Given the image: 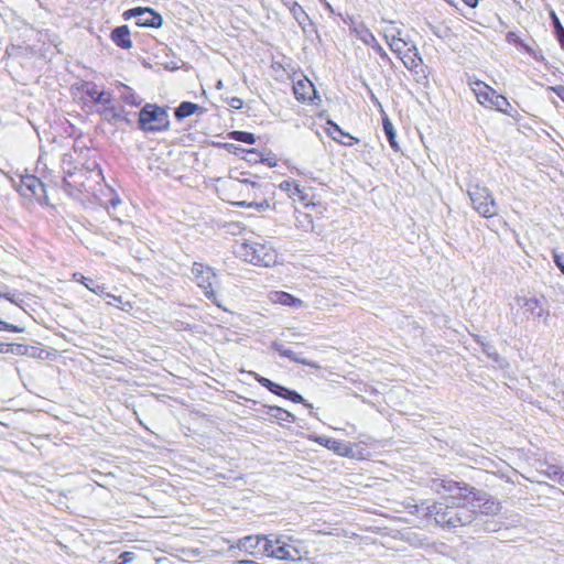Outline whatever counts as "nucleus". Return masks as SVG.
I'll return each instance as SVG.
<instances>
[{"label":"nucleus","instance_id":"obj_1","mask_svg":"<svg viewBox=\"0 0 564 564\" xmlns=\"http://www.w3.org/2000/svg\"><path fill=\"white\" fill-rule=\"evenodd\" d=\"M451 485H463L453 480H442V487L448 492V496L433 501L425 509V518L433 519L435 524L446 528L456 529L473 524L478 520L475 511L471 510L466 502V497L452 491Z\"/></svg>","mask_w":564,"mask_h":564},{"label":"nucleus","instance_id":"obj_2","mask_svg":"<svg viewBox=\"0 0 564 564\" xmlns=\"http://www.w3.org/2000/svg\"><path fill=\"white\" fill-rule=\"evenodd\" d=\"M452 491L466 497L467 506L480 518L484 516H496L500 509V502L482 490H477L467 484L451 485Z\"/></svg>","mask_w":564,"mask_h":564},{"label":"nucleus","instance_id":"obj_3","mask_svg":"<svg viewBox=\"0 0 564 564\" xmlns=\"http://www.w3.org/2000/svg\"><path fill=\"white\" fill-rule=\"evenodd\" d=\"M237 253L254 265L270 267L276 262V252L268 242L248 240L239 246Z\"/></svg>","mask_w":564,"mask_h":564},{"label":"nucleus","instance_id":"obj_4","mask_svg":"<svg viewBox=\"0 0 564 564\" xmlns=\"http://www.w3.org/2000/svg\"><path fill=\"white\" fill-rule=\"evenodd\" d=\"M138 115L139 128L144 132H162L170 128L169 113L163 107L145 104Z\"/></svg>","mask_w":564,"mask_h":564},{"label":"nucleus","instance_id":"obj_5","mask_svg":"<svg viewBox=\"0 0 564 564\" xmlns=\"http://www.w3.org/2000/svg\"><path fill=\"white\" fill-rule=\"evenodd\" d=\"M473 208L485 218H492L499 213V205L491 191L480 184H473L467 189Z\"/></svg>","mask_w":564,"mask_h":564},{"label":"nucleus","instance_id":"obj_6","mask_svg":"<svg viewBox=\"0 0 564 564\" xmlns=\"http://www.w3.org/2000/svg\"><path fill=\"white\" fill-rule=\"evenodd\" d=\"M192 273L197 286L203 290L204 295L215 305L221 307L216 294V290L219 288V278L214 269L205 267L203 263L194 262Z\"/></svg>","mask_w":564,"mask_h":564},{"label":"nucleus","instance_id":"obj_7","mask_svg":"<svg viewBox=\"0 0 564 564\" xmlns=\"http://www.w3.org/2000/svg\"><path fill=\"white\" fill-rule=\"evenodd\" d=\"M469 86L479 104H488V106L494 107L498 111L510 115L509 109H511V105L505 96L498 95L494 88L481 80L469 82Z\"/></svg>","mask_w":564,"mask_h":564},{"label":"nucleus","instance_id":"obj_8","mask_svg":"<svg viewBox=\"0 0 564 564\" xmlns=\"http://www.w3.org/2000/svg\"><path fill=\"white\" fill-rule=\"evenodd\" d=\"M516 304L523 311V315L530 319L546 318L547 311L543 305V300L536 297L517 296Z\"/></svg>","mask_w":564,"mask_h":564},{"label":"nucleus","instance_id":"obj_9","mask_svg":"<svg viewBox=\"0 0 564 564\" xmlns=\"http://www.w3.org/2000/svg\"><path fill=\"white\" fill-rule=\"evenodd\" d=\"M124 15L127 18L134 17L137 18V24L139 26H145V28H154L158 29L162 25L163 19L161 14L155 12L153 9L150 8H133L127 12H124Z\"/></svg>","mask_w":564,"mask_h":564},{"label":"nucleus","instance_id":"obj_10","mask_svg":"<svg viewBox=\"0 0 564 564\" xmlns=\"http://www.w3.org/2000/svg\"><path fill=\"white\" fill-rule=\"evenodd\" d=\"M19 191L23 196L41 198L45 193V186L36 176L26 175L21 178Z\"/></svg>","mask_w":564,"mask_h":564},{"label":"nucleus","instance_id":"obj_11","mask_svg":"<svg viewBox=\"0 0 564 564\" xmlns=\"http://www.w3.org/2000/svg\"><path fill=\"white\" fill-rule=\"evenodd\" d=\"M293 93L301 102L313 101L314 98H317L314 84L306 78L293 84Z\"/></svg>","mask_w":564,"mask_h":564},{"label":"nucleus","instance_id":"obj_12","mask_svg":"<svg viewBox=\"0 0 564 564\" xmlns=\"http://www.w3.org/2000/svg\"><path fill=\"white\" fill-rule=\"evenodd\" d=\"M272 347L276 352H279V355L281 357L289 358L290 360H292L294 362L302 364V365L308 366V367L317 369V370L321 369V366L317 362L311 361V360H307L306 358L301 357L299 354H296L295 351L285 347L282 344L273 343Z\"/></svg>","mask_w":564,"mask_h":564},{"label":"nucleus","instance_id":"obj_13","mask_svg":"<svg viewBox=\"0 0 564 564\" xmlns=\"http://www.w3.org/2000/svg\"><path fill=\"white\" fill-rule=\"evenodd\" d=\"M111 40L113 43L123 48L129 50L132 47V41L130 39V30L127 25H121L112 30Z\"/></svg>","mask_w":564,"mask_h":564},{"label":"nucleus","instance_id":"obj_14","mask_svg":"<svg viewBox=\"0 0 564 564\" xmlns=\"http://www.w3.org/2000/svg\"><path fill=\"white\" fill-rule=\"evenodd\" d=\"M270 300L273 303L281 304L284 306L291 307H301L303 305V301L293 296L290 293L283 291H275L270 294Z\"/></svg>","mask_w":564,"mask_h":564},{"label":"nucleus","instance_id":"obj_15","mask_svg":"<svg viewBox=\"0 0 564 564\" xmlns=\"http://www.w3.org/2000/svg\"><path fill=\"white\" fill-rule=\"evenodd\" d=\"M264 408L267 409V414H269L271 417L275 419L276 421H279L281 424L282 423H294L296 417L294 414H292L291 412L280 408V406H276V405H264Z\"/></svg>","mask_w":564,"mask_h":564},{"label":"nucleus","instance_id":"obj_16","mask_svg":"<svg viewBox=\"0 0 564 564\" xmlns=\"http://www.w3.org/2000/svg\"><path fill=\"white\" fill-rule=\"evenodd\" d=\"M262 541L263 535H248L238 540L237 547L253 555L254 550L260 549Z\"/></svg>","mask_w":564,"mask_h":564},{"label":"nucleus","instance_id":"obj_17","mask_svg":"<svg viewBox=\"0 0 564 564\" xmlns=\"http://www.w3.org/2000/svg\"><path fill=\"white\" fill-rule=\"evenodd\" d=\"M230 187L231 188H237L238 185H247L249 186L250 188L248 189V196H253V197H257L258 196V192H261V187L262 185L254 181V180H250V178H238V177H234V176H230Z\"/></svg>","mask_w":564,"mask_h":564},{"label":"nucleus","instance_id":"obj_18","mask_svg":"<svg viewBox=\"0 0 564 564\" xmlns=\"http://www.w3.org/2000/svg\"><path fill=\"white\" fill-rule=\"evenodd\" d=\"M199 109V106L197 104L191 102V101H183L180 104V106L175 109L174 115L175 118L181 121L193 113H195Z\"/></svg>","mask_w":564,"mask_h":564},{"label":"nucleus","instance_id":"obj_19","mask_svg":"<svg viewBox=\"0 0 564 564\" xmlns=\"http://www.w3.org/2000/svg\"><path fill=\"white\" fill-rule=\"evenodd\" d=\"M295 227L303 231L314 230L312 215L295 210Z\"/></svg>","mask_w":564,"mask_h":564},{"label":"nucleus","instance_id":"obj_20","mask_svg":"<svg viewBox=\"0 0 564 564\" xmlns=\"http://www.w3.org/2000/svg\"><path fill=\"white\" fill-rule=\"evenodd\" d=\"M74 279L80 283H83L89 291L94 292L97 295H104L106 286L96 284L91 279L84 276L80 273H74Z\"/></svg>","mask_w":564,"mask_h":564},{"label":"nucleus","instance_id":"obj_21","mask_svg":"<svg viewBox=\"0 0 564 564\" xmlns=\"http://www.w3.org/2000/svg\"><path fill=\"white\" fill-rule=\"evenodd\" d=\"M382 126H383V131L386 133V137L389 141V144L390 147L394 150V151H399L400 150V147L395 140V130H394V127L392 124V122L389 120L388 117H384L382 119Z\"/></svg>","mask_w":564,"mask_h":564},{"label":"nucleus","instance_id":"obj_22","mask_svg":"<svg viewBox=\"0 0 564 564\" xmlns=\"http://www.w3.org/2000/svg\"><path fill=\"white\" fill-rule=\"evenodd\" d=\"M279 397L288 399L294 403H302L304 406L312 409L313 405L308 403L299 392L294 390H290L289 388L282 386V390L279 393Z\"/></svg>","mask_w":564,"mask_h":564},{"label":"nucleus","instance_id":"obj_23","mask_svg":"<svg viewBox=\"0 0 564 564\" xmlns=\"http://www.w3.org/2000/svg\"><path fill=\"white\" fill-rule=\"evenodd\" d=\"M478 517V520L477 521H474L473 522V527L476 529V531H480V530H484V531H487V532H496L499 530V523L495 520H485L484 518H480L478 514H476Z\"/></svg>","mask_w":564,"mask_h":564},{"label":"nucleus","instance_id":"obj_24","mask_svg":"<svg viewBox=\"0 0 564 564\" xmlns=\"http://www.w3.org/2000/svg\"><path fill=\"white\" fill-rule=\"evenodd\" d=\"M409 52H413V56H404L405 58H403V64L408 69L414 70L419 66H422L423 59L415 46L409 48Z\"/></svg>","mask_w":564,"mask_h":564},{"label":"nucleus","instance_id":"obj_25","mask_svg":"<svg viewBox=\"0 0 564 564\" xmlns=\"http://www.w3.org/2000/svg\"><path fill=\"white\" fill-rule=\"evenodd\" d=\"M288 542L283 539V536L275 538V545L273 551V558L276 560H288Z\"/></svg>","mask_w":564,"mask_h":564},{"label":"nucleus","instance_id":"obj_26","mask_svg":"<svg viewBox=\"0 0 564 564\" xmlns=\"http://www.w3.org/2000/svg\"><path fill=\"white\" fill-rule=\"evenodd\" d=\"M290 3H292L290 11H291L293 18L297 21V23L301 26H304L305 23L307 21H310L308 15L306 14V12L303 10V8L296 1H291Z\"/></svg>","mask_w":564,"mask_h":564},{"label":"nucleus","instance_id":"obj_27","mask_svg":"<svg viewBox=\"0 0 564 564\" xmlns=\"http://www.w3.org/2000/svg\"><path fill=\"white\" fill-rule=\"evenodd\" d=\"M99 115L104 120L116 123L122 119L120 112L113 106H107L102 110L99 111Z\"/></svg>","mask_w":564,"mask_h":564},{"label":"nucleus","instance_id":"obj_28","mask_svg":"<svg viewBox=\"0 0 564 564\" xmlns=\"http://www.w3.org/2000/svg\"><path fill=\"white\" fill-rule=\"evenodd\" d=\"M229 138L247 144H253L256 142L254 134L246 131H231Z\"/></svg>","mask_w":564,"mask_h":564},{"label":"nucleus","instance_id":"obj_29","mask_svg":"<svg viewBox=\"0 0 564 564\" xmlns=\"http://www.w3.org/2000/svg\"><path fill=\"white\" fill-rule=\"evenodd\" d=\"M254 378L264 388H267L270 392L279 395V393L281 392L282 390V386L279 384V383H275L273 381H271L270 379L268 378H264L262 376H259V375H254Z\"/></svg>","mask_w":564,"mask_h":564},{"label":"nucleus","instance_id":"obj_30","mask_svg":"<svg viewBox=\"0 0 564 564\" xmlns=\"http://www.w3.org/2000/svg\"><path fill=\"white\" fill-rule=\"evenodd\" d=\"M551 15H552L554 33L556 35V39H557L561 47L564 50V28L561 24L560 19L557 18V15L554 12H552Z\"/></svg>","mask_w":564,"mask_h":564},{"label":"nucleus","instance_id":"obj_31","mask_svg":"<svg viewBox=\"0 0 564 564\" xmlns=\"http://www.w3.org/2000/svg\"><path fill=\"white\" fill-rule=\"evenodd\" d=\"M271 536L272 535H263V541L260 545V551L262 552V554H264L269 557L273 556V551H274V545H275V539H272Z\"/></svg>","mask_w":564,"mask_h":564},{"label":"nucleus","instance_id":"obj_32","mask_svg":"<svg viewBox=\"0 0 564 564\" xmlns=\"http://www.w3.org/2000/svg\"><path fill=\"white\" fill-rule=\"evenodd\" d=\"M432 502L430 501H423L422 503L417 505V503H414L413 500L411 501H408L405 503V508L409 510L410 513L412 514H422L423 517H425V509H423L424 507H429Z\"/></svg>","mask_w":564,"mask_h":564},{"label":"nucleus","instance_id":"obj_33","mask_svg":"<svg viewBox=\"0 0 564 564\" xmlns=\"http://www.w3.org/2000/svg\"><path fill=\"white\" fill-rule=\"evenodd\" d=\"M432 33L438 39L446 40L452 36V30L448 26L444 25H431L430 26Z\"/></svg>","mask_w":564,"mask_h":564},{"label":"nucleus","instance_id":"obj_34","mask_svg":"<svg viewBox=\"0 0 564 564\" xmlns=\"http://www.w3.org/2000/svg\"><path fill=\"white\" fill-rule=\"evenodd\" d=\"M3 352H10L13 355H26L28 354V346H24L22 344H4Z\"/></svg>","mask_w":564,"mask_h":564},{"label":"nucleus","instance_id":"obj_35","mask_svg":"<svg viewBox=\"0 0 564 564\" xmlns=\"http://www.w3.org/2000/svg\"><path fill=\"white\" fill-rule=\"evenodd\" d=\"M389 46L392 52H394L397 54H401L404 46H406V42L401 37H397L395 35H392L391 41H389Z\"/></svg>","mask_w":564,"mask_h":564},{"label":"nucleus","instance_id":"obj_36","mask_svg":"<svg viewBox=\"0 0 564 564\" xmlns=\"http://www.w3.org/2000/svg\"><path fill=\"white\" fill-rule=\"evenodd\" d=\"M289 540H290V542H288V544H286V547L289 549L288 550V560L294 561V562L302 560V554H301L300 549L291 543L292 542L291 539H289Z\"/></svg>","mask_w":564,"mask_h":564},{"label":"nucleus","instance_id":"obj_37","mask_svg":"<svg viewBox=\"0 0 564 564\" xmlns=\"http://www.w3.org/2000/svg\"><path fill=\"white\" fill-rule=\"evenodd\" d=\"M112 101V94L110 91L101 90L100 94L97 96L96 104H101L105 107L111 106Z\"/></svg>","mask_w":564,"mask_h":564},{"label":"nucleus","instance_id":"obj_38","mask_svg":"<svg viewBox=\"0 0 564 564\" xmlns=\"http://www.w3.org/2000/svg\"><path fill=\"white\" fill-rule=\"evenodd\" d=\"M289 196L291 198H293V200H301V202H306L307 199V194H305L301 188L300 186L296 184L294 185L293 189L291 191V193L289 194Z\"/></svg>","mask_w":564,"mask_h":564},{"label":"nucleus","instance_id":"obj_39","mask_svg":"<svg viewBox=\"0 0 564 564\" xmlns=\"http://www.w3.org/2000/svg\"><path fill=\"white\" fill-rule=\"evenodd\" d=\"M238 206H241V207H254L259 210H264V209H268L270 207V204L268 200H263L261 203H250V204H247L246 202H238L237 203Z\"/></svg>","mask_w":564,"mask_h":564},{"label":"nucleus","instance_id":"obj_40","mask_svg":"<svg viewBox=\"0 0 564 564\" xmlns=\"http://www.w3.org/2000/svg\"><path fill=\"white\" fill-rule=\"evenodd\" d=\"M101 90H98V87L97 85L95 84H87L86 85V89H85V94L91 98V100L94 102H96L97 100V96L100 94Z\"/></svg>","mask_w":564,"mask_h":564},{"label":"nucleus","instance_id":"obj_41","mask_svg":"<svg viewBox=\"0 0 564 564\" xmlns=\"http://www.w3.org/2000/svg\"><path fill=\"white\" fill-rule=\"evenodd\" d=\"M134 557V553L123 552L119 555L118 561L115 564H130Z\"/></svg>","mask_w":564,"mask_h":564},{"label":"nucleus","instance_id":"obj_42","mask_svg":"<svg viewBox=\"0 0 564 564\" xmlns=\"http://www.w3.org/2000/svg\"><path fill=\"white\" fill-rule=\"evenodd\" d=\"M553 260L558 270L564 274V253L553 251Z\"/></svg>","mask_w":564,"mask_h":564},{"label":"nucleus","instance_id":"obj_43","mask_svg":"<svg viewBox=\"0 0 564 564\" xmlns=\"http://www.w3.org/2000/svg\"><path fill=\"white\" fill-rule=\"evenodd\" d=\"M0 329H6L14 333H22L24 330L23 327L9 324L7 322H3L2 319H0Z\"/></svg>","mask_w":564,"mask_h":564},{"label":"nucleus","instance_id":"obj_44","mask_svg":"<svg viewBox=\"0 0 564 564\" xmlns=\"http://www.w3.org/2000/svg\"><path fill=\"white\" fill-rule=\"evenodd\" d=\"M318 442H319V444H323L327 448H335V445H341L339 442L332 440V438L319 437Z\"/></svg>","mask_w":564,"mask_h":564},{"label":"nucleus","instance_id":"obj_45","mask_svg":"<svg viewBox=\"0 0 564 564\" xmlns=\"http://www.w3.org/2000/svg\"><path fill=\"white\" fill-rule=\"evenodd\" d=\"M484 351L489 358H492L496 361L499 359V354L494 349L491 345H486Z\"/></svg>","mask_w":564,"mask_h":564},{"label":"nucleus","instance_id":"obj_46","mask_svg":"<svg viewBox=\"0 0 564 564\" xmlns=\"http://www.w3.org/2000/svg\"><path fill=\"white\" fill-rule=\"evenodd\" d=\"M228 105H229L231 108H234V109H237V110H238V109H241V108H242V106H243V101H242V99H240V98H238V97H232V98L229 100Z\"/></svg>","mask_w":564,"mask_h":564},{"label":"nucleus","instance_id":"obj_47","mask_svg":"<svg viewBox=\"0 0 564 564\" xmlns=\"http://www.w3.org/2000/svg\"><path fill=\"white\" fill-rule=\"evenodd\" d=\"M106 297H109L112 300V302H108V304H115L116 306H119V304L122 303V299L120 296H116L113 294H110V293H107L105 291V294H104Z\"/></svg>","mask_w":564,"mask_h":564},{"label":"nucleus","instance_id":"obj_48","mask_svg":"<svg viewBox=\"0 0 564 564\" xmlns=\"http://www.w3.org/2000/svg\"><path fill=\"white\" fill-rule=\"evenodd\" d=\"M294 185H295V184H294L293 182H291V181H283V182L280 184V188H281L282 191H285V192H288V193L290 194V193H291V191L293 189Z\"/></svg>","mask_w":564,"mask_h":564},{"label":"nucleus","instance_id":"obj_49","mask_svg":"<svg viewBox=\"0 0 564 564\" xmlns=\"http://www.w3.org/2000/svg\"><path fill=\"white\" fill-rule=\"evenodd\" d=\"M558 473H564V470H561L558 467L552 466L550 467L549 476L553 480V478L558 477Z\"/></svg>","mask_w":564,"mask_h":564},{"label":"nucleus","instance_id":"obj_50","mask_svg":"<svg viewBox=\"0 0 564 564\" xmlns=\"http://www.w3.org/2000/svg\"><path fill=\"white\" fill-rule=\"evenodd\" d=\"M553 91L557 95V97L564 101V86H556L552 88Z\"/></svg>","mask_w":564,"mask_h":564},{"label":"nucleus","instance_id":"obj_51","mask_svg":"<svg viewBox=\"0 0 564 564\" xmlns=\"http://www.w3.org/2000/svg\"><path fill=\"white\" fill-rule=\"evenodd\" d=\"M319 2L325 7V9L329 12V13H334V9L333 7L330 6L329 2H327L326 0H319Z\"/></svg>","mask_w":564,"mask_h":564},{"label":"nucleus","instance_id":"obj_52","mask_svg":"<svg viewBox=\"0 0 564 564\" xmlns=\"http://www.w3.org/2000/svg\"><path fill=\"white\" fill-rule=\"evenodd\" d=\"M478 1L479 0H463V2L470 8H475L478 4Z\"/></svg>","mask_w":564,"mask_h":564},{"label":"nucleus","instance_id":"obj_53","mask_svg":"<svg viewBox=\"0 0 564 564\" xmlns=\"http://www.w3.org/2000/svg\"><path fill=\"white\" fill-rule=\"evenodd\" d=\"M365 43L369 44L370 41H375V36L370 33V32H367V36L362 39Z\"/></svg>","mask_w":564,"mask_h":564},{"label":"nucleus","instance_id":"obj_54","mask_svg":"<svg viewBox=\"0 0 564 564\" xmlns=\"http://www.w3.org/2000/svg\"><path fill=\"white\" fill-rule=\"evenodd\" d=\"M0 296L9 300L12 303H15L14 296L12 294H10V293L0 294Z\"/></svg>","mask_w":564,"mask_h":564},{"label":"nucleus","instance_id":"obj_55","mask_svg":"<svg viewBox=\"0 0 564 564\" xmlns=\"http://www.w3.org/2000/svg\"><path fill=\"white\" fill-rule=\"evenodd\" d=\"M234 564H259V563L251 561V560H242V561H237Z\"/></svg>","mask_w":564,"mask_h":564},{"label":"nucleus","instance_id":"obj_56","mask_svg":"<svg viewBox=\"0 0 564 564\" xmlns=\"http://www.w3.org/2000/svg\"><path fill=\"white\" fill-rule=\"evenodd\" d=\"M329 123L332 124V127L334 128L335 131L339 132L343 135H346L336 123H334V122H329Z\"/></svg>","mask_w":564,"mask_h":564},{"label":"nucleus","instance_id":"obj_57","mask_svg":"<svg viewBox=\"0 0 564 564\" xmlns=\"http://www.w3.org/2000/svg\"><path fill=\"white\" fill-rule=\"evenodd\" d=\"M378 52H379L381 57H386L387 56V53L383 51V48L381 46H378Z\"/></svg>","mask_w":564,"mask_h":564},{"label":"nucleus","instance_id":"obj_58","mask_svg":"<svg viewBox=\"0 0 564 564\" xmlns=\"http://www.w3.org/2000/svg\"><path fill=\"white\" fill-rule=\"evenodd\" d=\"M224 87V83L221 80H218L216 84L217 89H221Z\"/></svg>","mask_w":564,"mask_h":564},{"label":"nucleus","instance_id":"obj_59","mask_svg":"<svg viewBox=\"0 0 564 564\" xmlns=\"http://www.w3.org/2000/svg\"><path fill=\"white\" fill-rule=\"evenodd\" d=\"M120 121H124L127 124H131V120L124 117H122Z\"/></svg>","mask_w":564,"mask_h":564},{"label":"nucleus","instance_id":"obj_60","mask_svg":"<svg viewBox=\"0 0 564 564\" xmlns=\"http://www.w3.org/2000/svg\"><path fill=\"white\" fill-rule=\"evenodd\" d=\"M397 37H401V31L398 30L397 33L394 34Z\"/></svg>","mask_w":564,"mask_h":564},{"label":"nucleus","instance_id":"obj_61","mask_svg":"<svg viewBox=\"0 0 564 564\" xmlns=\"http://www.w3.org/2000/svg\"><path fill=\"white\" fill-rule=\"evenodd\" d=\"M371 99H372L375 102H378V99L375 97V95H373V94L371 95Z\"/></svg>","mask_w":564,"mask_h":564},{"label":"nucleus","instance_id":"obj_62","mask_svg":"<svg viewBox=\"0 0 564 564\" xmlns=\"http://www.w3.org/2000/svg\"><path fill=\"white\" fill-rule=\"evenodd\" d=\"M3 347H4V344H0V352H3Z\"/></svg>","mask_w":564,"mask_h":564},{"label":"nucleus","instance_id":"obj_63","mask_svg":"<svg viewBox=\"0 0 564 564\" xmlns=\"http://www.w3.org/2000/svg\"><path fill=\"white\" fill-rule=\"evenodd\" d=\"M0 177H6L4 173L0 170Z\"/></svg>","mask_w":564,"mask_h":564},{"label":"nucleus","instance_id":"obj_64","mask_svg":"<svg viewBox=\"0 0 564 564\" xmlns=\"http://www.w3.org/2000/svg\"><path fill=\"white\" fill-rule=\"evenodd\" d=\"M338 446H339V445H335V448H334V449H335V451H338Z\"/></svg>","mask_w":564,"mask_h":564}]
</instances>
